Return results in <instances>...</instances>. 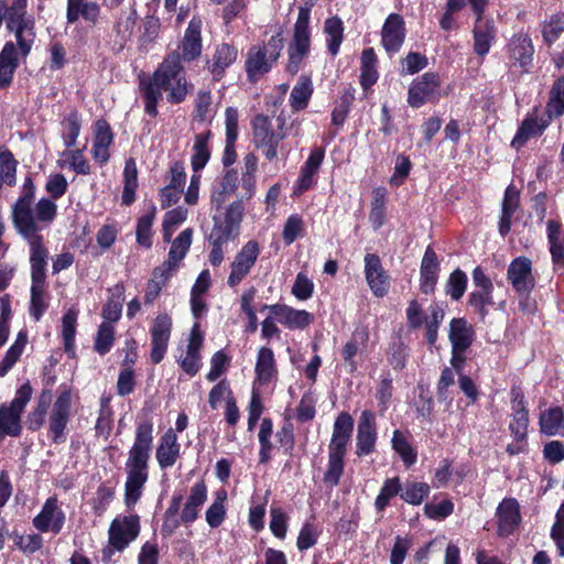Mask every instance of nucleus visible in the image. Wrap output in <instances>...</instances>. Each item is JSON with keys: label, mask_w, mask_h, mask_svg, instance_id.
Masks as SVG:
<instances>
[{"label": "nucleus", "mask_w": 564, "mask_h": 564, "mask_svg": "<svg viewBox=\"0 0 564 564\" xmlns=\"http://www.w3.org/2000/svg\"><path fill=\"white\" fill-rule=\"evenodd\" d=\"M35 185L31 176L25 177L20 197L12 207V223L15 230L47 227L57 216V205L42 197L35 205Z\"/></svg>", "instance_id": "f257e3e1"}, {"label": "nucleus", "mask_w": 564, "mask_h": 564, "mask_svg": "<svg viewBox=\"0 0 564 564\" xmlns=\"http://www.w3.org/2000/svg\"><path fill=\"white\" fill-rule=\"evenodd\" d=\"M207 500V486L204 480H199L191 488L189 496L180 514L183 495L174 494L167 509L163 514L161 534L166 538L172 535L181 524H192L199 516L200 507Z\"/></svg>", "instance_id": "f03ea898"}, {"label": "nucleus", "mask_w": 564, "mask_h": 564, "mask_svg": "<svg viewBox=\"0 0 564 564\" xmlns=\"http://www.w3.org/2000/svg\"><path fill=\"white\" fill-rule=\"evenodd\" d=\"M183 72L177 52L169 54L155 70L149 84L143 83L144 111L151 117L158 116V102L162 99V91H167L172 78Z\"/></svg>", "instance_id": "7ed1b4c3"}, {"label": "nucleus", "mask_w": 564, "mask_h": 564, "mask_svg": "<svg viewBox=\"0 0 564 564\" xmlns=\"http://www.w3.org/2000/svg\"><path fill=\"white\" fill-rule=\"evenodd\" d=\"M311 9L300 8L294 24L293 36L288 46V64L285 70L295 75L301 69L302 62L310 54L311 50Z\"/></svg>", "instance_id": "20e7f679"}, {"label": "nucleus", "mask_w": 564, "mask_h": 564, "mask_svg": "<svg viewBox=\"0 0 564 564\" xmlns=\"http://www.w3.org/2000/svg\"><path fill=\"white\" fill-rule=\"evenodd\" d=\"M32 388L29 382L22 384L15 393V397L9 404L0 406V441L6 435L19 436L22 431L21 414L31 400Z\"/></svg>", "instance_id": "39448f33"}, {"label": "nucleus", "mask_w": 564, "mask_h": 564, "mask_svg": "<svg viewBox=\"0 0 564 564\" xmlns=\"http://www.w3.org/2000/svg\"><path fill=\"white\" fill-rule=\"evenodd\" d=\"M42 228L43 227L17 230L30 246L32 285H45L46 280V260L48 251L44 246V239L41 235Z\"/></svg>", "instance_id": "423d86ee"}, {"label": "nucleus", "mask_w": 564, "mask_h": 564, "mask_svg": "<svg viewBox=\"0 0 564 564\" xmlns=\"http://www.w3.org/2000/svg\"><path fill=\"white\" fill-rule=\"evenodd\" d=\"M442 77L437 72H426L412 80L408 90V105L419 109L426 104H436L441 98Z\"/></svg>", "instance_id": "0eeeda50"}, {"label": "nucleus", "mask_w": 564, "mask_h": 564, "mask_svg": "<svg viewBox=\"0 0 564 564\" xmlns=\"http://www.w3.org/2000/svg\"><path fill=\"white\" fill-rule=\"evenodd\" d=\"M245 207L241 200L232 202L221 215L214 216V227L208 240L227 243L240 235Z\"/></svg>", "instance_id": "6e6552de"}, {"label": "nucleus", "mask_w": 564, "mask_h": 564, "mask_svg": "<svg viewBox=\"0 0 564 564\" xmlns=\"http://www.w3.org/2000/svg\"><path fill=\"white\" fill-rule=\"evenodd\" d=\"M4 19L8 30L15 35L21 54L26 56L35 39L33 19L26 17V9L14 7L6 8Z\"/></svg>", "instance_id": "1a4fd4ad"}, {"label": "nucleus", "mask_w": 564, "mask_h": 564, "mask_svg": "<svg viewBox=\"0 0 564 564\" xmlns=\"http://www.w3.org/2000/svg\"><path fill=\"white\" fill-rule=\"evenodd\" d=\"M127 473L124 502L131 509L141 497V424L135 429V441L130 451Z\"/></svg>", "instance_id": "9d476101"}, {"label": "nucleus", "mask_w": 564, "mask_h": 564, "mask_svg": "<svg viewBox=\"0 0 564 564\" xmlns=\"http://www.w3.org/2000/svg\"><path fill=\"white\" fill-rule=\"evenodd\" d=\"M72 391L69 388H61L52 406L48 417V432L55 443L65 440L64 431L70 417Z\"/></svg>", "instance_id": "9b49d317"}, {"label": "nucleus", "mask_w": 564, "mask_h": 564, "mask_svg": "<svg viewBox=\"0 0 564 564\" xmlns=\"http://www.w3.org/2000/svg\"><path fill=\"white\" fill-rule=\"evenodd\" d=\"M172 326V317L167 313L159 314L150 326V360L153 365L160 364L166 355Z\"/></svg>", "instance_id": "f8f14e48"}, {"label": "nucleus", "mask_w": 564, "mask_h": 564, "mask_svg": "<svg viewBox=\"0 0 564 564\" xmlns=\"http://www.w3.org/2000/svg\"><path fill=\"white\" fill-rule=\"evenodd\" d=\"M260 254V245L256 240H249L237 252L230 264V273L227 284L230 288L239 285L250 273Z\"/></svg>", "instance_id": "ddd939ff"}, {"label": "nucleus", "mask_w": 564, "mask_h": 564, "mask_svg": "<svg viewBox=\"0 0 564 564\" xmlns=\"http://www.w3.org/2000/svg\"><path fill=\"white\" fill-rule=\"evenodd\" d=\"M365 279L376 297H384L391 286V278L383 268L381 258L377 253H366L364 258Z\"/></svg>", "instance_id": "4468645a"}, {"label": "nucleus", "mask_w": 564, "mask_h": 564, "mask_svg": "<svg viewBox=\"0 0 564 564\" xmlns=\"http://www.w3.org/2000/svg\"><path fill=\"white\" fill-rule=\"evenodd\" d=\"M138 514L118 516L109 528V544L117 551L123 550L139 534Z\"/></svg>", "instance_id": "2eb2a0df"}, {"label": "nucleus", "mask_w": 564, "mask_h": 564, "mask_svg": "<svg viewBox=\"0 0 564 564\" xmlns=\"http://www.w3.org/2000/svg\"><path fill=\"white\" fill-rule=\"evenodd\" d=\"M534 45L528 33L514 34L507 44L508 58L511 66H519L528 74L533 65Z\"/></svg>", "instance_id": "dca6fc26"}, {"label": "nucleus", "mask_w": 564, "mask_h": 564, "mask_svg": "<svg viewBox=\"0 0 564 564\" xmlns=\"http://www.w3.org/2000/svg\"><path fill=\"white\" fill-rule=\"evenodd\" d=\"M507 281L514 292L532 293L536 283L532 261L524 256L514 258L508 265Z\"/></svg>", "instance_id": "f3484780"}, {"label": "nucleus", "mask_w": 564, "mask_h": 564, "mask_svg": "<svg viewBox=\"0 0 564 564\" xmlns=\"http://www.w3.org/2000/svg\"><path fill=\"white\" fill-rule=\"evenodd\" d=\"M66 521L65 512L62 510L58 499L53 496L46 499L40 513L34 517L33 525L43 533L58 534Z\"/></svg>", "instance_id": "a211bd4d"}, {"label": "nucleus", "mask_w": 564, "mask_h": 564, "mask_svg": "<svg viewBox=\"0 0 564 564\" xmlns=\"http://www.w3.org/2000/svg\"><path fill=\"white\" fill-rule=\"evenodd\" d=\"M538 107L532 109V112L528 113L519 126L513 139L511 140V147L519 151L522 149L529 139L533 137H541L546 128L551 124L553 118L545 113V116L538 119L536 113Z\"/></svg>", "instance_id": "6ab92c4d"}, {"label": "nucleus", "mask_w": 564, "mask_h": 564, "mask_svg": "<svg viewBox=\"0 0 564 564\" xmlns=\"http://www.w3.org/2000/svg\"><path fill=\"white\" fill-rule=\"evenodd\" d=\"M406 36L405 21L399 13H390L381 29V45L389 55L397 54Z\"/></svg>", "instance_id": "aec40b11"}, {"label": "nucleus", "mask_w": 564, "mask_h": 564, "mask_svg": "<svg viewBox=\"0 0 564 564\" xmlns=\"http://www.w3.org/2000/svg\"><path fill=\"white\" fill-rule=\"evenodd\" d=\"M325 158V149L314 147L302 165L300 176L293 186V195L301 196L316 184V175Z\"/></svg>", "instance_id": "412c9836"}, {"label": "nucleus", "mask_w": 564, "mask_h": 564, "mask_svg": "<svg viewBox=\"0 0 564 564\" xmlns=\"http://www.w3.org/2000/svg\"><path fill=\"white\" fill-rule=\"evenodd\" d=\"M377 429L376 417L372 411L361 412L356 436V452L358 457L372 454L376 451Z\"/></svg>", "instance_id": "4be33fe9"}, {"label": "nucleus", "mask_w": 564, "mask_h": 564, "mask_svg": "<svg viewBox=\"0 0 564 564\" xmlns=\"http://www.w3.org/2000/svg\"><path fill=\"white\" fill-rule=\"evenodd\" d=\"M497 533L501 538L512 535L519 528L522 517L516 498H505L497 507Z\"/></svg>", "instance_id": "5701e85b"}, {"label": "nucleus", "mask_w": 564, "mask_h": 564, "mask_svg": "<svg viewBox=\"0 0 564 564\" xmlns=\"http://www.w3.org/2000/svg\"><path fill=\"white\" fill-rule=\"evenodd\" d=\"M275 63L268 55L264 45H252L246 55L245 70L248 82L257 84L261 77L268 74Z\"/></svg>", "instance_id": "b1692460"}, {"label": "nucleus", "mask_w": 564, "mask_h": 564, "mask_svg": "<svg viewBox=\"0 0 564 564\" xmlns=\"http://www.w3.org/2000/svg\"><path fill=\"white\" fill-rule=\"evenodd\" d=\"M370 334L367 326H358L352 332L350 339L343 346L340 355L344 360V367L349 375H355L358 370L356 356L367 347Z\"/></svg>", "instance_id": "393cba45"}, {"label": "nucleus", "mask_w": 564, "mask_h": 564, "mask_svg": "<svg viewBox=\"0 0 564 564\" xmlns=\"http://www.w3.org/2000/svg\"><path fill=\"white\" fill-rule=\"evenodd\" d=\"M441 272V263L435 250L427 246L420 267V291L425 295L435 292Z\"/></svg>", "instance_id": "a878e982"}, {"label": "nucleus", "mask_w": 564, "mask_h": 564, "mask_svg": "<svg viewBox=\"0 0 564 564\" xmlns=\"http://www.w3.org/2000/svg\"><path fill=\"white\" fill-rule=\"evenodd\" d=\"M202 21L200 19L193 18L184 33V37L181 42L182 53H177L180 56V63L195 61L202 54Z\"/></svg>", "instance_id": "bb28decb"}, {"label": "nucleus", "mask_w": 564, "mask_h": 564, "mask_svg": "<svg viewBox=\"0 0 564 564\" xmlns=\"http://www.w3.org/2000/svg\"><path fill=\"white\" fill-rule=\"evenodd\" d=\"M497 28L492 19L475 21L473 29L474 52L476 55L486 56L496 42Z\"/></svg>", "instance_id": "cd10ccee"}, {"label": "nucleus", "mask_w": 564, "mask_h": 564, "mask_svg": "<svg viewBox=\"0 0 564 564\" xmlns=\"http://www.w3.org/2000/svg\"><path fill=\"white\" fill-rule=\"evenodd\" d=\"M475 329L465 317H454L449 322L448 340L451 348L469 349L475 340Z\"/></svg>", "instance_id": "c85d7f7f"}, {"label": "nucleus", "mask_w": 564, "mask_h": 564, "mask_svg": "<svg viewBox=\"0 0 564 564\" xmlns=\"http://www.w3.org/2000/svg\"><path fill=\"white\" fill-rule=\"evenodd\" d=\"M181 445L173 429H169L160 438L155 457L161 468L172 467L180 457Z\"/></svg>", "instance_id": "c756f323"}, {"label": "nucleus", "mask_w": 564, "mask_h": 564, "mask_svg": "<svg viewBox=\"0 0 564 564\" xmlns=\"http://www.w3.org/2000/svg\"><path fill=\"white\" fill-rule=\"evenodd\" d=\"M237 56V48L228 43H221L216 47L213 63L209 66L214 82H219L224 78L226 69L236 62Z\"/></svg>", "instance_id": "7c9ffc66"}, {"label": "nucleus", "mask_w": 564, "mask_h": 564, "mask_svg": "<svg viewBox=\"0 0 564 564\" xmlns=\"http://www.w3.org/2000/svg\"><path fill=\"white\" fill-rule=\"evenodd\" d=\"M546 237L552 262L554 265L564 267V231L560 220L546 221Z\"/></svg>", "instance_id": "2f4dec72"}, {"label": "nucleus", "mask_w": 564, "mask_h": 564, "mask_svg": "<svg viewBox=\"0 0 564 564\" xmlns=\"http://www.w3.org/2000/svg\"><path fill=\"white\" fill-rule=\"evenodd\" d=\"M112 132L107 121L98 120L95 123V137L91 149L95 161L102 164L109 160V147L112 143Z\"/></svg>", "instance_id": "473e14b6"}, {"label": "nucleus", "mask_w": 564, "mask_h": 564, "mask_svg": "<svg viewBox=\"0 0 564 564\" xmlns=\"http://www.w3.org/2000/svg\"><path fill=\"white\" fill-rule=\"evenodd\" d=\"M256 379L260 384H268L278 375L273 350L262 346L258 349L254 366Z\"/></svg>", "instance_id": "72a5a7b5"}, {"label": "nucleus", "mask_w": 564, "mask_h": 564, "mask_svg": "<svg viewBox=\"0 0 564 564\" xmlns=\"http://www.w3.org/2000/svg\"><path fill=\"white\" fill-rule=\"evenodd\" d=\"M540 432L546 436L564 435V410L551 406L543 411L539 417Z\"/></svg>", "instance_id": "f704fd0d"}, {"label": "nucleus", "mask_w": 564, "mask_h": 564, "mask_svg": "<svg viewBox=\"0 0 564 564\" xmlns=\"http://www.w3.org/2000/svg\"><path fill=\"white\" fill-rule=\"evenodd\" d=\"M378 57L373 47L365 48L360 57L359 84L364 90L371 88L379 78Z\"/></svg>", "instance_id": "c9c22d12"}, {"label": "nucleus", "mask_w": 564, "mask_h": 564, "mask_svg": "<svg viewBox=\"0 0 564 564\" xmlns=\"http://www.w3.org/2000/svg\"><path fill=\"white\" fill-rule=\"evenodd\" d=\"M314 88L310 76L301 75L290 94V107L293 112L304 110L313 95Z\"/></svg>", "instance_id": "e433bc0d"}, {"label": "nucleus", "mask_w": 564, "mask_h": 564, "mask_svg": "<svg viewBox=\"0 0 564 564\" xmlns=\"http://www.w3.org/2000/svg\"><path fill=\"white\" fill-rule=\"evenodd\" d=\"M409 433L394 430L391 438V447L399 455L406 468L413 466L417 460V452L409 441Z\"/></svg>", "instance_id": "4c0bfd02"}, {"label": "nucleus", "mask_w": 564, "mask_h": 564, "mask_svg": "<svg viewBox=\"0 0 564 564\" xmlns=\"http://www.w3.org/2000/svg\"><path fill=\"white\" fill-rule=\"evenodd\" d=\"M99 15V7L87 0H67V22L73 24L82 17L86 21L96 22Z\"/></svg>", "instance_id": "58836bf2"}, {"label": "nucleus", "mask_w": 564, "mask_h": 564, "mask_svg": "<svg viewBox=\"0 0 564 564\" xmlns=\"http://www.w3.org/2000/svg\"><path fill=\"white\" fill-rule=\"evenodd\" d=\"M212 137V130H207L195 135L193 154L191 158V165L195 173L202 171L210 159V150L208 142Z\"/></svg>", "instance_id": "ea45409f"}, {"label": "nucleus", "mask_w": 564, "mask_h": 564, "mask_svg": "<svg viewBox=\"0 0 564 564\" xmlns=\"http://www.w3.org/2000/svg\"><path fill=\"white\" fill-rule=\"evenodd\" d=\"M388 192L384 187H376L372 191V199L369 212V223L375 230L380 229L387 217Z\"/></svg>", "instance_id": "a19ab883"}, {"label": "nucleus", "mask_w": 564, "mask_h": 564, "mask_svg": "<svg viewBox=\"0 0 564 564\" xmlns=\"http://www.w3.org/2000/svg\"><path fill=\"white\" fill-rule=\"evenodd\" d=\"M78 314L79 312L76 307H69L62 317L61 336L65 352L72 358L75 357V336Z\"/></svg>", "instance_id": "79ce46f5"}, {"label": "nucleus", "mask_w": 564, "mask_h": 564, "mask_svg": "<svg viewBox=\"0 0 564 564\" xmlns=\"http://www.w3.org/2000/svg\"><path fill=\"white\" fill-rule=\"evenodd\" d=\"M18 67V54L15 45L7 42L0 52V88L7 87Z\"/></svg>", "instance_id": "37998d69"}, {"label": "nucleus", "mask_w": 564, "mask_h": 564, "mask_svg": "<svg viewBox=\"0 0 564 564\" xmlns=\"http://www.w3.org/2000/svg\"><path fill=\"white\" fill-rule=\"evenodd\" d=\"M344 22L337 15L325 20L324 32L326 34V46L329 54L335 57L339 53L344 41Z\"/></svg>", "instance_id": "c03bdc74"}, {"label": "nucleus", "mask_w": 564, "mask_h": 564, "mask_svg": "<svg viewBox=\"0 0 564 564\" xmlns=\"http://www.w3.org/2000/svg\"><path fill=\"white\" fill-rule=\"evenodd\" d=\"M138 167L134 159H128L123 170V191L121 196L122 205H131L135 200L138 188Z\"/></svg>", "instance_id": "a18cd8bd"}, {"label": "nucleus", "mask_w": 564, "mask_h": 564, "mask_svg": "<svg viewBox=\"0 0 564 564\" xmlns=\"http://www.w3.org/2000/svg\"><path fill=\"white\" fill-rule=\"evenodd\" d=\"M402 491V482L400 477H391L387 478L383 481L382 487L380 488V491L378 496L375 499V509L377 512H383L387 507L390 505V501L395 496H400V492Z\"/></svg>", "instance_id": "49530a36"}, {"label": "nucleus", "mask_w": 564, "mask_h": 564, "mask_svg": "<svg viewBox=\"0 0 564 564\" xmlns=\"http://www.w3.org/2000/svg\"><path fill=\"white\" fill-rule=\"evenodd\" d=\"M494 292L474 290L468 294L467 306L478 316L480 322H485L489 314L488 306H492Z\"/></svg>", "instance_id": "de8ad7c7"}, {"label": "nucleus", "mask_w": 564, "mask_h": 564, "mask_svg": "<svg viewBox=\"0 0 564 564\" xmlns=\"http://www.w3.org/2000/svg\"><path fill=\"white\" fill-rule=\"evenodd\" d=\"M431 487L427 482L423 481H405L402 485V491L400 498L413 506H420L430 495Z\"/></svg>", "instance_id": "09e8293b"}, {"label": "nucleus", "mask_w": 564, "mask_h": 564, "mask_svg": "<svg viewBox=\"0 0 564 564\" xmlns=\"http://www.w3.org/2000/svg\"><path fill=\"white\" fill-rule=\"evenodd\" d=\"M28 343V335L25 332L21 330L18 333L14 343L7 350L3 359L0 362V376H6L10 369L17 364L20 359L25 346Z\"/></svg>", "instance_id": "8fccbe9b"}, {"label": "nucleus", "mask_w": 564, "mask_h": 564, "mask_svg": "<svg viewBox=\"0 0 564 564\" xmlns=\"http://www.w3.org/2000/svg\"><path fill=\"white\" fill-rule=\"evenodd\" d=\"M273 433V422L270 417H263L258 433L259 438V464L265 465L271 460V453L274 448L271 436Z\"/></svg>", "instance_id": "3c124183"}, {"label": "nucleus", "mask_w": 564, "mask_h": 564, "mask_svg": "<svg viewBox=\"0 0 564 564\" xmlns=\"http://www.w3.org/2000/svg\"><path fill=\"white\" fill-rule=\"evenodd\" d=\"M545 112L553 119L564 115V75L554 80L550 90Z\"/></svg>", "instance_id": "603ef678"}, {"label": "nucleus", "mask_w": 564, "mask_h": 564, "mask_svg": "<svg viewBox=\"0 0 564 564\" xmlns=\"http://www.w3.org/2000/svg\"><path fill=\"white\" fill-rule=\"evenodd\" d=\"M468 285V278L465 271L457 268L455 269L445 283V294L452 301L458 302L465 294Z\"/></svg>", "instance_id": "864d4df0"}, {"label": "nucleus", "mask_w": 564, "mask_h": 564, "mask_svg": "<svg viewBox=\"0 0 564 564\" xmlns=\"http://www.w3.org/2000/svg\"><path fill=\"white\" fill-rule=\"evenodd\" d=\"M345 471V456L328 454L327 468L323 481L327 487L334 488L339 485Z\"/></svg>", "instance_id": "5fc2aeb1"}, {"label": "nucleus", "mask_w": 564, "mask_h": 564, "mask_svg": "<svg viewBox=\"0 0 564 564\" xmlns=\"http://www.w3.org/2000/svg\"><path fill=\"white\" fill-rule=\"evenodd\" d=\"M193 230L186 228L178 234V236L172 242L169 251V260L178 265V263L185 258L192 243Z\"/></svg>", "instance_id": "6e6d98bb"}, {"label": "nucleus", "mask_w": 564, "mask_h": 564, "mask_svg": "<svg viewBox=\"0 0 564 564\" xmlns=\"http://www.w3.org/2000/svg\"><path fill=\"white\" fill-rule=\"evenodd\" d=\"M115 343V327L111 323L102 322L97 330L94 349L101 356L108 354Z\"/></svg>", "instance_id": "4d7b16f0"}, {"label": "nucleus", "mask_w": 564, "mask_h": 564, "mask_svg": "<svg viewBox=\"0 0 564 564\" xmlns=\"http://www.w3.org/2000/svg\"><path fill=\"white\" fill-rule=\"evenodd\" d=\"M62 126L64 144L69 149L76 144L80 132L82 120L79 113L70 111L62 121Z\"/></svg>", "instance_id": "13d9d810"}, {"label": "nucleus", "mask_w": 564, "mask_h": 564, "mask_svg": "<svg viewBox=\"0 0 564 564\" xmlns=\"http://www.w3.org/2000/svg\"><path fill=\"white\" fill-rule=\"evenodd\" d=\"M564 32V12H556L542 26L543 41L547 45L555 43Z\"/></svg>", "instance_id": "bf43d9fd"}, {"label": "nucleus", "mask_w": 564, "mask_h": 564, "mask_svg": "<svg viewBox=\"0 0 564 564\" xmlns=\"http://www.w3.org/2000/svg\"><path fill=\"white\" fill-rule=\"evenodd\" d=\"M256 288L246 290L241 295V311L247 317L246 333L253 334L258 330V317L251 303L256 296Z\"/></svg>", "instance_id": "052dcab7"}, {"label": "nucleus", "mask_w": 564, "mask_h": 564, "mask_svg": "<svg viewBox=\"0 0 564 564\" xmlns=\"http://www.w3.org/2000/svg\"><path fill=\"white\" fill-rule=\"evenodd\" d=\"M186 217L187 209L183 207H176L165 213L162 224L163 239L165 241L171 240L175 228L183 224L186 220Z\"/></svg>", "instance_id": "680f3d73"}, {"label": "nucleus", "mask_w": 564, "mask_h": 564, "mask_svg": "<svg viewBox=\"0 0 564 564\" xmlns=\"http://www.w3.org/2000/svg\"><path fill=\"white\" fill-rule=\"evenodd\" d=\"M355 100L354 91L346 90L340 97L337 106L332 111V124L343 127L350 112Z\"/></svg>", "instance_id": "e2e57ef3"}, {"label": "nucleus", "mask_w": 564, "mask_h": 564, "mask_svg": "<svg viewBox=\"0 0 564 564\" xmlns=\"http://www.w3.org/2000/svg\"><path fill=\"white\" fill-rule=\"evenodd\" d=\"M466 0H446L444 12L440 18L438 24L443 31H452L457 29L454 14L458 13L466 7Z\"/></svg>", "instance_id": "0e129e2a"}, {"label": "nucleus", "mask_w": 564, "mask_h": 564, "mask_svg": "<svg viewBox=\"0 0 564 564\" xmlns=\"http://www.w3.org/2000/svg\"><path fill=\"white\" fill-rule=\"evenodd\" d=\"M62 156L64 158V166L67 164L74 172L82 175L90 174V165L87 159L84 156L82 150H72L70 148L63 152Z\"/></svg>", "instance_id": "69168bd1"}, {"label": "nucleus", "mask_w": 564, "mask_h": 564, "mask_svg": "<svg viewBox=\"0 0 564 564\" xmlns=\"http://www.w3.org/2000/svg\"><path fill=\"white\" fill-rule=\"evenodd\" d=\"M279 446L285 455L291 456L295 446L294 425L290 417L285 419L282 426L275 433Z\"/></svg>", "instance_id": "338daca9"}, {"label": "nucleus", "mask_w": 564, "mask_h": 564, "mask_svg": "<svg viewBox=\"0 0 564 564\" xmlns=\"http://www.w3.org/2000/svg\"><path fill=\"white\" fill-rule=\"evenodd\" d=\"M423 512L426 518L441 521L454 512V503L451 499H444L438 503L426 502L424 505Z\"/></svg>", "instance_id": "774afa93"}]
</instances>
